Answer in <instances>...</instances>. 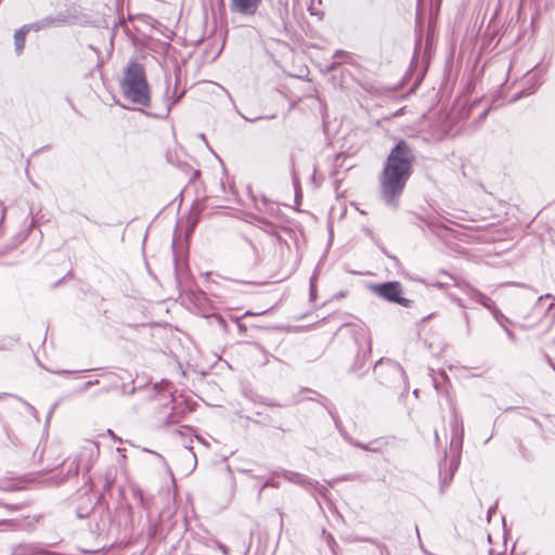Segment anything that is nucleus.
Wrapping results in <instances>:
<instances>
[{
    "label": "nucleus",
    "instance_id": "nucleus-1",
    "mask_svg": "<svg viewBox=\"0 0 555 555\" xmlns=\"http://www.w3.org/2000/svg\"><path fill=\"white\" fill-rule=\"evenodd\" d=\"M414 152L406 141L400 140L390 151L379 177L380 197L387 206L396 209L399 198L412 173Z\"/></svg>",
    "mask_w": 555,
    "mask_h": 555
},
{
    "label": "nucleus",
    "instance_id": "nucleus-2",
    "mask_svg": "<svg viewBox=\"0 0 555 555\" xmlns=\"http://www.w3.org/2000/svg\"><path fill=\"white\" fill-rule=\"evenodd\" d=\"M119 86L125 100L144 107L150 106V88L142 64L130 61L124 69V77Z\"/></svg>",
    "mask_w": 555,
    "mask_h": 555
},
{
    "label": "nucleus",
    "instance_id": "nucleus-3",
    "mask_svg": "<svg viewBox=\"0 0 555 555\" xmlns=\"http://www.w3.org/2000/svg\"><path fill=\"white\" fill-rule=\"evenodd\" d=\"M374 372L382 385L399 387L402 384L405 386L404 370L398 362L391 359L378 360L374 366Z\"/></svg>",
    "mask_w": 555,
    "mask_h": 555
},
{
    "label": "nucleus",
    "instance_id": "nucleus-4",
    "mask_svg": "<svg viewBox=\"0 0 555 555\" xmlns=\"http://www.w3.org/2000/svg\"><path fill=\"white\" fill-rule=\"evenodd\" d=\"M160 24L149 15H139L128 21H120L119 25H115V33L121 31L125 35H151L154 30L162 33L158 28Z\"/></svg>",
    "mask_w": 555,
    "mask_h": 555
},
{
    "label": "nucleus",
    "instance_id": "nucleus-5",
    "mask_svg": "<svg viewBox=\"0 0 555 555\" xmlns=\"http://www.w3.org/2000/svg\"><path fill=\"white\" fill-rule=\"evenodd\" d=\"M550 297H551L550 294L539 296L537 298V301H535L534 306L532 307L531 311L528 313L522 311L521 308L517 309L518 317L524 321L522 323L519 324L520 328H522V330L532 328L535 325H538L546 314L551 313L555 302H551L546 308L542 307V301L545 298H550Z\"/></svg>",
    "mask_w": 555,
    "mask_h": 555
},
{
    "label": "nucleus",
    "instance_id": "nucleus-6",
    "mask_svg": "<svg viewBox=\"0 0 555 555\" xmlns=\"http://www.w3.org/2000/svg\"><path fill=\"white\" fill-rule=\"evenodd\" d=\"M374 292L382 298L399 304L403 307H410L411 300L401 296L402 288L399 282H386L374 286Z\"/></svg>",
    "mask_w": 555,
    "mask_h": 555
},
{
    "label": "nucleus",
    "instance_id": "nucleus-7",
    "mask_svg": "<svg viewBox=\"0 0 555 555\" xmlns=\"http://www.w3.org/2000/svg\"><path fill=\"white\" fill-rule=\"evenodd\" d=\"M61 23H63L62 18L46 17L40 21L23 25L21 28L15 30L14 35L22 36L29 33L48 31L59 26Z\"/></svg>",
    "mask_w": 555,
    "mask_h": 555
},
{
    "label": "nucleus",
    "instance_id": "nucleus-8",
    "mask_svg": "<svg viewBox=\"0 0 555 555\" xmlns=\"http://www.w3.org/2000/svg\"><path fill=\"white\" fill-rule=\"evenodd\" d=\"M457 286L468 296L469 299L482 305L486 309L491 308L493 300L477 288L465 282L457 284Z\"/></svg>",
    "mask_w": 555,
    "mask_h": 555
},
{
    "label": "nucleus",
    "instance_id": "nucleus-9",
    "mask_svg": "<svg viewBox=\"0 0 555 555\" xmlns=\"http://www.w3.org/2000/svg\"><path fill=\"white\" fill-rule=\"evenodd\" d=\"M261 0H231V10L244 15L256 13Z\"/></svg>",
    "mask_w": 555,
    "mask_h": 555
},
{
    "label": "nucleus",
    "instance_id": "nucleus-10",
    "mask_svg": "<svg viewBox=\"0 0 555 555\" xmlns=\"http://www.w3.org/2000/svg\"><path fill=\"white\" fill-rule=\"evenodd\" d=\"M434 48V37H426L424 42L422 37H417L414 47V57H420L423 53V60H429Z\"/></svg>",
    "mask_w": 555,
    "mask_h": 555
},
{
    "label": "nucleus",
    "instance_id": "nucleus-11",
    "mask_svg": "<svg viewBox=\"0 0 555 555\" xmlns=\"http://www.w3.org/2000/svg\"><path fill=\"white\" fill-rule=\"evenodd\" d=\"M274 474L278 476H282L285 480L293 482L295 485L301 486L305 489H307L308 483L310 481V479L308 477H306L305 475H302L300 473L287 470V469H282L281 472L274 473Z\"/></svg>",
    "mask_w": 555,
    "mask_h": 555
},
{
    "label": "nucleus",
    "instance_id": "nucleus-12",
    "mask_svg": "<svg viewBox=\"0 0 555 555\" xmlns=\"http://www.w3.org/2000/svg\"><path fill=\"white\" fill-rule=\"evenodd\" d=\"M362 341H363V347H360L359 351L357 353L356 362H354V366H353L354 370L361 369L364 365V363H365V359L371 353V340H370V338L367 336H365V335H362Z\"/></svg>",
    "mask_w": 555,
    "mask_h": 555
},
{
    "label": "nucleus",
    "instance_id": "nucleus-13",
    "mask_svg": "<svg viewBox=\"0 0 555 555\" xmlns=\"http://www.w3.org/2000/svg\"><path fill=\"white\" fill-rule=\"evenodd\" d=\"M214 544L222 552L223 555H230V553L233 555H246L248 553V546L245 542H243L241 546L232 550L219 541H214Z\"/></svg>",
    "mask_w": 555,
    "mask_h": 555
},
{
    "label": "nucleus",
    "instance_id": "nucleus-14",
    "mask_svg": "<svg viewBox=\"0 0 555 555\" xmlns=\"http://www.w3.org/2000/svg\"><path fill=\"white\" fill-rule=\"evenodd\" d=\"M488 310L491 312L494 320L503 330L504 327H507L506 323H512L511 320L507 317H505L502 313V311L495 306L494 301L491 304V308H488Z\"/></svg>",
    "mask_w": 555,
    "mask_h": 555
},
{
    "label": "nucleus",
    "instance_id": "nucleus-15",
    "mask_svg": "<svg viewBox=\"0 0 555 555\" xmlns=\"http://www.w3.org/2000/svg\"><path fill=\"white\" fill-rule=\"evenodd\" d=\"M166 82H167V90H166V115L169 114L171 107L178 103V101L181 99L182 94L181 93L180 95H177L176 96V90L173 91V94H172V99L168 95L169 94V89H170V78H167L166 79ZM177 88V86L175 87V89Z\"/></svg>",
    "mask_w": 555,
    "mask_h": 555
},
{
    "label": "nucleus",
    "instance_id": "nucleus-16",
    "mask_svg": "<svg viewBox=\"0 0 555 555\" xmlns=\"http://www.w3.org/2000/svg\"><path fill=\"white\" fill-rule=\"evenodd\" d=\"M451 429L454 437H459L462 439L464 434L463 422L459 420L456 412L453 413V418L451 421Z\"/></svg>",
    "mask_w": 555,
    "mask_h": 555
},
{
    "label": "nucleus",
    "instance_id": "nucleus-17",
    "mask_svg": "<svg viewBox=\"0 0 555 555\" xmlns=\"http://www.w3.org/2000/svg\"><path fill=\"white\" fill-rule=\"evenodd\" d=\"M306 490L311 493H318L319 495H321L323 498H326V495L328 493V490L325 486H322L318 481L311 480V479H310Z\"/></svg>",
    "mask_w": 555,
    "mask_h": 555
},
{
    "label": "nucleus",
    "instance_id": "nucleus-18",
    "mask_svg": "<svg viewBox=\"0 0 555 555\" xmlns=\"http://www.w3.org/2000/svg\"><path fill=\"white\" fill-rule=\"evenodd\" d=\"M333 59L336 61H343V64H353L354 57L351 53L344 51V50H337L333 54Z\"/></svg>",
    "mask_w": 555,
    "mask_h": 555
},
{
    "label": "nucleus",
    "instance_id": "nucleus-19",
    "mask_svg": "<svg viewBox=\"0 0 555 555\" xmlns=\"http://www.w3.org/2000/svg\"><path fill=\"white\" fill-rule=\"evenodd\" d=\"M530 80H533V83L531 85V87H529V88H527V89L522 90L519 94H517V95L515 96V100H516V99H519V98H521V96H526V95H530V94H532V93L537 90V88L542 83L541 78H540V77H537V75H533V76L530 78Z\"/></svg>",
    "mask_w": 555,
    "mask_h": 555
},
{
    "label": "nucleus",
    "instance_id": "nucleus-20",
    "mask_svg": "<svg viewBox=\"0 0 555 555\" xmlns=\"http://www.w3.org/2000/svg\"><path fill=\"white\" fill-rule=\"evenodd\" d=\"M343 65V61H336L332 57V62H326L324 64V67L322 68V72L324 74H328L333 70H335L338 66Z\"/></svg>",
    "mask_w": 555,
    "mask_h": 555
},
{
    "label": "nucleus",
    "instance_id": "nucleus-21",
    "mask_svg": "<svg viewBox=\"0 0 555 555\" xmlns=\"http://www.w3.org/2000/svg\"><path fill=\"white\" fill-rule=\"evenodd\" d=\"M18 487L10 480L0 479V490L7 492L16 491Z\"/></svg>",
    "mask_w": 555,
    "mask_h": 555
},
{
    "label": "nucleus",
    "instance_id": "nucleus-22",
    "mask_svg": "<svg viewBox=\"0 0 555 555\" xmlns=\"http://www.w3.org/2000/svg\"><path fill=\"white\" fill-rule=\"evenodd\" d=\"M323 534L325 537V541H326L327 546L331 548L332 553L334 555H336L335 548L337 546V543H336L334 537L331 533H327L325 530H323Z\"/></svg>",
    "mask_w": 555,
    "mask_h": 555
},
{
    "label": "nucleus",
    "instance_id": "nucleus-23",
    "mask_svg": "<svg viewBox=\"0 0 555 555\" xmlns=\"http://www.w3.org/2000/svg\"><path fill=\"white\" fill-rule=\"evenodd\" d=\"M455 469H456V465L451 469V472L449 474H446L444 476H442V474L440 473L441 491H444V487L448 486L449 482L452 480Z\"/></svg>",
    "mask_w": 555,
    "mask_h": 555
},
{
    "label": "nucleus",
    "instance_id": "nucleus-24",
    "mask_svg": "<svg viewBox=\"0 0 555 555\" xmlns=\"http://www.w3.org/2000/svg\"><path fill=\"white\" fill-rule=\"evenodd\" d=\"M14 46H15V52L17 55L22 54L24 48H25V39L26 37H14Z\"/></svg>",
    "mask_w": 555,
    "mask_h": 555
},
{
    "label": "nucleus",
    "instance_id": "nucleus-25",
    "mask_svg": "<svg viewBox=\"0 0 555 555\" xmlns=\"http://www.w3.org/2000/svg\"><path fill=\"white\" fill-rule=\"evenodd\" d=\"M292 178H293V184H294V188H295V191H296V201H298V198L300 196V182H299V179L297 177V173H296L294 167H293V170H292Z\"/></svg>",
    "mask_w": 555,
    "mask_h": 555
},
{
    "label": "nucleus",
    "instance_id": "nucleus-26",
    "mask_svg": "<svg viewBox=\"0 0 555 555\" xmlns=\"http://www.w3.org/2000/svg\"><path fill=\"white\" fill-rule=\"evenodd\" d=\"M349 442H350L352 446H354V447H357V448H360V449H362V450L372 451V452H377V451H378V449H376V448H372L370 444H364V443H361V442L356 441V440H352V439H350V440H349Z\"/></svg>",
    "mask_w": 555,
    "mask_h": 555
},
{
    "label": "nucleus",
    "instance_id": "nucleus-27",
    "mask_svg": "<svg viewBox=\"0 0 555 555\" xmlns=\"http://www.w3.org/2000/svg\"><path fill=\"white\" fill-rule=\"evenodd\" d=\"M79 473V462L75 459L70 465H69V468H68V473L67 475L68 476H77Z\"/></svg>",
    "mask_w": 555,
    "mask_h": 555
},
{
    "label": "nucleus",
    "instance_id": "nucleus-28",
    "mask_svg": "<svg viewBox=\"0 0 555 555\" xmlns=\"http://www.w3.org/2000/svg\"><path fill=\"white\" fill-rule=\"evenodd\" d=\"M352 541H356V542H369V543H372V544H376L378 541L373 539V538H369V537H354L352 539Z\"/></svg>",
    "mask_w": 555,
    "mask_h": 555
},
{
    "label": "nucleus",
    "instance_id": "nucleus-29",
    "mask_svg": "<svg viewBox=\"0 0 555 555\" xmlns=\"http://www.w3.org/2000/svg\"><path fill=\"white\" fill-rule=\"evenodd\" d=\"M17 399H18V400H20V401H21V402H22V403L27 408L28 412H29L33 416L37 417V411H36V409H35L31 404H29L28 402L24 401V400H23V399H21V398H17Z\"/></svg>",
    "mask_w": 555,
    "mask_h": 555
},
{
    "label": "nucleus",
    "instance_id": "nucleus-30",
    "mask_svg": "<svg viewBox=\"0 0 555 555\" xmlns=\"http://www.w3.org/2000/svg\"><path fill=\"white\" fill-rule=\"evenodd\" d=\"M375 546L379 550L380 555H389V551L386 544L377 542Z\"/></svg>",
    "mask_w": 555,
    "mask_h": 555
},
{
    "label": "nucleus",
    "instance_id": "nucleus-31",
    "mask_svg": "<svg viewBox=\"0 0 555 555\" xmlns=\"http://www.w3.org/2000/svg\"><path fill=\"white\" fill-rule=\"evenodd\" d=\"M267 487L279 488V487H280V485H279V482H275V481H274V480H272V479H268V480L263 483V486L261 487L260 492H261L264 488H267Z\"/></svg>",
    "mask_w": 555,
    "mask_h": 555
},
{
    "label": "nucleus",
    "instance_id": "nucleus-32",
    "mask_svg": "<svg viewBox=\"0 0 555 555\" xmlns=\"http://www.w3.org/2000/svg\"><path fill=\"white\" fill-rule=\"evenodd\" d=\"M98 383L99 382L96 379L95 380H89V382L85 383L83 386L81 387V391H87L89 388H91L92 386H94Z\"/></svg>",
    "mask_w": 555,
    "mask_h": 555
},
{
    "label": "nucleus",
    "instance_id": "nucleus-33",
    "mask_svg": "<svg viewBox=\"0 0 555 555\" xmlns=\"http://www.w3.org/2000/svg\"><path fill=\"white\" fill-rule=\"evenodd\" d=\"M212 318L218 322L220 326H225V321L220 314H214Z\"/></svg>",
    "mask_w": 555,
    "mask_h": 555
},
{
    "label": "nucleus",
    "instance_id": "nucleus-34",
    "mask_svg": "<svg viewBox=\"0 0 555 555\" xmlns=\"http://www.w3.org/2000/svg\"><path fill=\"white\" fill-rule=\"evenodd\" d=\"M504 331H505V333H506V335H507L509 340H512V341L516 340V336H515L513 331H511L508 327H504Z\"/></svg>",
    "mask_w": 555,
    "mask_h": 555
},
{
    "label": "nucleus",
    "instance_id": "nucleus-35",
    "mask_svg": "<svg viewBox=\"0 0 555 555\" xmlns=\"http://www.w3.org/2000/svg\"><path fill=\"white\" fill-rule=\"evenodd\" d=\"M489 109H490V107H488V108L483 109V111L480 113V115L478 116V121H479V122H482V121L486 119V117H487V115H488V113H489Z\"/></svg>",
    "mask_w": 555,
    "mask_h": 555
},
{
    "label": "nucleus",
    "instance_id": "nucleus-36",
    "mask_svg": "<svg viewBox=\"0 0 555 555\" xmlns=\"http://www.w3.org/2000/svg\"><path fill=\"white\" fill-rule=\"evenodd\" d=\"M246 244L251 248L254 255H255V258L257 259L258 258V249L257 247L248 240H246Z\"/></svg>",
    "mask_w": 555,
    "mask_h": 555
},
{
    "label": "nucleus",
    "instance_id": "nucleus-37",
    "mask_svg": "<svg viewBox=\"0 0 555 555\" xmlns=\"http://www.w3.org/2000/svg\"><path fill=\"white\" fill-rule=\"evenodd\" d=\"M88 515H89V513H88V512H85V511L82 509V507H78V508H77V516H78L79 518H86V517H88Z\"/></svg>",
    "mask_w": 555,
    "mask_h": 555
},
{
    "label": "nucleus",
    "instance_id": "nucleus-38",
    "mask_svg": "<svg viewBox=\"0 0 555 555\" xmlns=\"http://www.w3.org/2000/svg\"><path fill=\"white\" fill-rule=\"evenodd\" d=\"M451 298H452V300H453V301H454L459 307H461V308H465V305H464V302H463V300H462V299H460V298H457V297H455V296H451Z\"/></svg>",
    "mask_w": 555,
    "mask_h": 555
},
{
    "label": "nucleus",
    "instance_id": "nucleus-39",
    "mask_svg": "<svg viewBox=\"0 0 555 555\" xmlns=\"http://www.w3.org/2000/svg\"><path fill=\"white\" fill-rule=\"evenodd\" d=\"M2 525L14 526L15 522H14V520H10V519H0V526H2Z\"/></svg>",
    "mask_w": 555,
    "mask_h": 555
},
{
    "label": "nucleus",
    "instance_id": "nucleus-40",
    "mask_svg": "<svg viewBox=\"0 0 555 555\" xmlns=\"http://www.w3.org/2000/svg\"><path fill=\"white\" fill-rule=\"evenodd\" d=\"M3 506H4L8 511H11V512H13V511H17V509H18L17 505L3 504Z\"/></svg>",
    "mask_w": 555,
    "mask_h": 555
},
{
    "label": "nucleus",
    "instance_id": "nucleus-41",
    "mask_svg": "<svg viewBox=\"0 0 555 555\" xmlns=\"http://www.w3.org/2000/svg\"><path fill=\"white\" fill-rule=\"evenodd\" d=\"M184 456H190V457H193L195 459V454L193 453L192 449L189 448L184 451Z\"/></svg>",
    "mask_w": 555,
    "mask_h": 555
},
{
    "label": "nucleus",
    "instance_id": "nucleus-42",
    "mask_svg": "<svg viewBox=\"0 0 555 555\" xmlns=\"http://www.w3.org/2000/svg\"><path fill=\"white\" fill-rule=\"evenodd\" d=\"M134 391H135V388H134V387H132L129 391H127V390H126V387L124 386V390H122V392H124V393H130V395H132Z\"/></svg>",
    "mask_w": 555,
    "mask_h": 555
},
{
    "label": "nucleus",
    "instance_id": "nucleus-43",
    "mask_svg": "<svg viewBox=\"0 0 555 555\" xmlns=\"http://www.w3.org/2000/svg\"><path fill=\"white\" fill-rule=\"evenodd\" d=\"M113 41H114V37H109L108 47L111 50H113V47H114Z\"/></svg>",
    "mask_w": 555,
    "mask_h": 555
},
{
    "label": "nucleus",
    "instance_id": "nucleus-44",
    "mask_svg": "<svg viewBox=\"0 0 555 555\" xmlns=\"http://www.w3.org/2000/svg\"><path fill=\"white\" fill-rule=\"evenodd\" d=\"M415 531H416V535H417L418 542L422 544L421 535H420V531H418V527L417 526L415 527Z\"/></svg>",
    "mask_w": 555,
    "mask_h": 555
},
{
    "label": "nucleus",
    "instance_id": "nucleus-45",
    "mask_svg": "<svg viewBox=\"0 0 555 555\" xmlns=\"http://www.w3.org/2000/svg\"><path fill=\"white\" fill-rule=\"evenodd\" d=\"M3 219H4V209H2V212L0 215V224L2 223Z\"/></svg>",
    "mask_w": 555,
    "mask_h": 555
},
{
    "label": "nucleus",
    "instance_id": "nucleus-46",
    "mask_svg": "<svg viewBox=\"0 0 555 555\" xmlns=\"http://www.w3.org/2000/svg\"><path fill=\"white\" fill-rule=\"evenodd\" d=\"M309 11H310L311 15H317V14H318V13L313 10V8H312V7H310V8H309Z\"/></svg>",
    "mask_w": 555,
    "mask_h": 555
},
{
    "label": "nucleus",
    "instance_id": "nucleus-47",
    "mask_svg": "<svg viewBox=\"0 0 555 555\" xmlns=\"http://www.w3.org/2000/svg\"><path fill=\"white\" fill-rule=\"evenodd\" d=\"M219 38H220V39H222L221 47H223V46H224V39H225V37H219ZM220 49H222V48H220ZM220 51H221V50H219V51H218V54L220 53Z\"/></svg>",
    "mask_w": 555,
    "mask_h": 555
},
{
    "label": "nucleus",
    "instance_id": "nucleus-48",
    "mask_svg": "<svg viewBox=\"0 0 555 555\" xmlns=\"http://www.w3.org/2000/svg\"><path fill=\"white\" fill-rule=\"evenodd\" d=\"M172 417H173L172 415H171V416H169V417H168V420L166 421V424H171V423H173L175 421H172V420H171Z\"/></svg>",
    "mask_w": 555,
    "mask_h": 555
},
{
    "label": "nucleus",
    "instance_id": "nucleus-49",
    "mask_svg": "<svg viewBox=\"0 0 555 555\" xmlns=\"http://www.w3.org/2000/svg\"><path fill=\"white\" fill-rule=\"evenodd\" d=\"M463 315H464L465 321L468 323V321H469L468 314L466 312H464Z\"/></svg>",
    "mask_w": 555,
    "mask_h": 555
},
{
    "label": "nucleus",
    "instance_id": "nucleus-50",
    "mask_svg": "<svg viewBox=\"0 0 555 555\" xmlns=\"http://www.w3.org/2000/svg\"><path fill=\"white\" fill-rule=\"evenodd\" d=\"M263 312H260L259 314H262ZM256 313H251L250 311H246L245 315H255Z\"/></svg>",
    "mask_w": 555,
    "mask_h": 555
},
{
    "label": "nucleus",
    "instance_id": "nucleus-51",
    "mask_svg": "<svg viewBox=\"0 0 555 555\" xmlns=\"http://www.w3.org/2000/svg\"><path fill=\"white\" fill-rule=\"evenodd\" d=\"M477 103L478 101H474L469 109L474 108L477 105Z\"/></svg>",
    "mask_w": 555,
    "mask_h": 555
},
{
    "label": "nucleus",
    "instance_id": "nucleus-52",
    "mask_svg": "<svg viewBox=\"0 0 555 555\" xmlns=\"http://www.w3.org/2000/svg\"><path fill=\"white\" fill-rule=\"evenodd\" d=\"M27 551L30 552V553H34V554H40L41 553L39 551H33V550H27Z\"/></svg>",
    "mask_w": 555,
    "mask_h": 555
},
{
    "label": "nucleus",
    "instance_id": "nucleus-53",
    "mask_svg": "<svg viewBox=\"0 0 555 555\" xmlns=\"http://www.w3.org/2000/svg\"><path fill=\"white\" fill-rule=\"evenodd\" d=\"M57 374H65V373H69V371H59L56 372Z\"/></svg>",
    "mask_w": 555,
    "mask_h": 555
},
{
    "label": "nucleus",
    "instance_id": "nucleus-54",
    "mask_svg": "<svg viewBox=\"0 0 555 555\" xmlns=\"http://www.w3.org/2000/svg\"><path fill=\"white\" fill-rule=\"evenodd\" d=\"M268 405H270V406H275V405H278V404H276V403H273V402H269V403H268Z\"/></svg>",
    "mask_w": 555,
    "mask_h": 555
},
{
    "label": "nucleus",
    "instance_id": "nucleus-55",
    "mask_svg": "<svg viewBox=\"0 0 555 555\" xmlns=\"http://www.w3.org/2000/svg\"><path fill=\"white\" fill-rule=\"evenodd\" d=\"M555 321V313L552 314V322Z\"/></svg>",
    "mask_w": 555,
    "mask_h": 555
},
{
    "label": "nucleus",
    "instance_id": "nucleus-56",
    "mask_svg": "<svg viewBox=\"0 0 555 555\" xmlns=\"http://www.w3.org/2000/svg\"><path fill=\"white\" fill-rule=\"evenodd\" d=\"M554 301H555V298H554Z\"/></svg>",
    "mask_w": 555,
    "mask_h": 555
},
{
    "label": "nucleus",
    "instance_id": "nucleus-57",
    "mask_svg": "<svg viewBox=\"0 0 555 555\" xmlns=\"http://www.w3.org/2000/svg\"><path fill=\"white\" fill-rule=\"evenodd\" d=\"M554 343H555V339H554Z\"/></svg>",
    "mask_w": 555,
    "mask_h": 555
}]
</instances>
